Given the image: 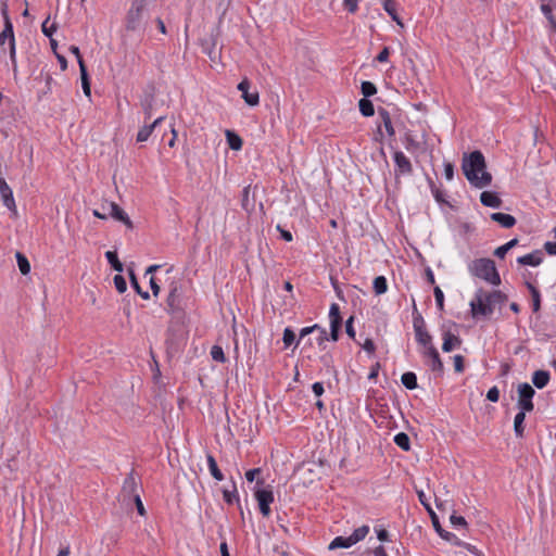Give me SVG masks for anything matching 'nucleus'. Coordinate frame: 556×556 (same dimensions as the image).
<instances>
[{
	"instance_id": "f257e3e1",
	"label": "nucleus",
	"mask_w": 556,
	"mask_h": 556,
	"mask_svg": "<svg viewBox=\"0 0 556 556\" xmlns=\"http://www.w3.org/2000/svg\"><path fill=\"white\" fill-rule=\"evenodd\" d=\"M485 159L480 151L464 156L462 169L471 186L482 189L492 181V175L485 170Z\"/></svg>"
},
{
	"instance_id": "f03ea898",
	"label": "nucleus",
	"mask_w": 556,
	"mask_h": 556,
	"mask_svg": "<svg viewBox=\"0 0 556 556\" xmlns=\"http://www.w3.org/2000/svg\"><path fill=\"white\" fill-rule=\"evenodd\" d=\"M505 301L506 295L500 290L485 292L483 289H478L469 306L473 317L490 316L495 306L502 305Z\"/></svg>"
},
{
	"instance_id": "7ed1b4c3",
	"label": "nucleus",
	"mask_w": 556,
	"mask_h": 556,
	"mask_svg": "<svg viewBox=\"0 0 556 556\" xmlns=\"http://www.w3.org/2000/svg\"><path fill=\"white\" fill-rule=\"evenodd\" d=\"M149 18V3H144L142 0H134L126 14L125 28L127 31L141 36L147 30Z\"/></svg>"
},
{
	"instance_id": "20e7f679",
	"label": "nucleus",
	"mask_w": 556,
	"mask_h": 556,
	"mask_svg": "<svg viewBox=\"0 0 556 556\" xmlns=\"http://www.w3.org/2000/svg\"><path fill=\"white\" fill-rule=\"evenodd\" d=\"M468 271L471 276L486 281L492 286L501 283V277L496 269L494 261L491 258H477L468 263Z\"/></svg>"
},
{
	"instance_id": "39448f33",
	"label": "nucleus",
	"mask_w": 556,
	"mask_h": 556,
	"mask_svg": "<svg viewBox=\"0 0 556 556\" xmlns=\"http://www.w3.org/2000/svg\"><path fill=\"white\" fill-rule=\"evenodd\" d=\"M4 28L0 33V48L3 52L9 51L12 66L16 67L15 64V38L13 31V25L7 12V7L3 9Z\"/></svg>"
},
{
	"instance_id": "423d86ee",
	"label": "nucleus",
	"mask_w": 556,
	"mask_h": 556,
	"mask_svg": "<svg viewBox=\"0 0 556 556\" xmlns=\"http://www.w3.org/2000/svg\"><path fill=\"white\" fill-rule=\"evenodd\" d=\"M261 485H264L263 479H258L256 481L254 496L255 500L257 501L260 513L263 515V517H269L271 513L270 505L275 501L274 492L270 489V486L260 488Z\"/></svg>"
},
{
	"instance_id": "0eeeda50",
	"label": "nucleus",
	"mask_w": 556,
	"mask_h": 556,
	"mask_svg": "<svg viewBox=\"0 0 556 556\" xmlns=\"http://www.w3.org/2000/svg\"><path fill=\"white\" fill-rule=\"evenodd\" d=\"M535 394L534 389L527 382L518 386V407L520 412L528 413L533 410L532 399Z\"/></svg>"
},
{
	"instance_id": "6e6552de",
	"label": "nucleus",
	"mask_w": 556,
	"mask_h": 556,
	"mask_svg": "<svg viewBox=\"0 0 556 556\" xmlns=\"http://www.w3.org/2000/svg\"><path fill=\"white\" fill-rule=\"evenodd\" d=\"M393 161L395 166L394 173L396 177L408 176L413 173V165L404 152L395 151L393 153Z\"/></svg>"
},
{
	"instance_id": "1a4fd4ad",
	"label": "nucleus",
	"mask_w": 556,
	"mask_h": 556,
	"mask_svg": "<svg viewBox=\"0 0 556 556\" xmlns=\"http://www.w3.org/2000/svg\"><path fill=\"white\" fill-rule=\"evenodd\" d=\"M0 195L3 205L14 215H17V207L13 191L3 177H0Z\"/></svg>"
},
{
	"instance_id": "9d476101",
	"label": "nucleus",
	"mask_w": 556,
	"mask_h": 556,
	"mask_svg": "<svg viewBox=\"0 0 556 556\" xmlns=\"http://www.w3.org/2000/svg\"><path fill=\"white\" fill-rule=\"evenodd\" d=\"M378 134L383 136L382 129H384L389 138H393L395 129L392 124V118L388 110L380 108L378 110Z\"/></svg>"
},
{
	"instance_id": "9b49d317",
	"label": "nucleus",
	"mask_w": 556,
	"mask_h": 556,
	"mask_svg": "<svg viewBox=\"0 0 556 556\" xmlns=\"http://www.w3.org/2000/svg\"><path fill=\"white\" fill-rule=\"evenodd\" d=\"M330 319V338L332 341H338L339 331L342 325V318L340 315V307L337 303H332L329 309Z\"/></svg>"
},
{
	"instance_id": "f8f14e48",
	"label": "nucleus",
	"mask_w": 556,
	"mask_h": 556,
	"mask_svg": "<svg viewBox=\"0 0 556 556\" xmlns=\"http://www.w3.org/2000/svg\"><path fill=\"white\" fill-rule=\"evenodd\" d=\"M102 208L108 211L109 216L112 218L124 223L129 229L132 228V222L130 220L129 216L115 202H109L106 205H103Z\"/></svg>"
},
{
	"instance_id": "ddd939ff",
	"label": "nucleus",
	"mask_w": 556,
	"mask_h": 556,
	"mask_svg": "<svg viewBox=\"0 0 556 556\" xmlns=\"http://www.w3.org/2000/svg\"><path fill=\"white\" fill-rule=\"evenodd\" d=\"M251 84L244 78L238 84V90L241 91L242 98L248 105L255 106L260 102V96L256 90L250 91Z\"/></svg>"
},
{
	"instance_id": "4468645a",
	"label": "nucleus",
	"mask_w": 556,
	"mask_h": 556,
	"mask_svg": "<svg viewBox=\"0 0 556 556\" xmlns=\"http://www.w3.org/2000/svg\"><path fill=\"white\" fill-rule=\"evenodd\" d=\"M422 355L430 359L431 370L442 372L444 369L443 363L440 358L439 352L434 346H429L428 350H424Z\"/></svg>"
},
{
	"instance_id": "2eb2a0df",
	"label": "nucleus",
	"mask_w": 556,
	"mask_h": 556,
	"mask_svg": "<svg viewBox=\"0 0 556 556\" xmlns=\"http://www.w3.org/2000/svg\"><path fill=\"white\" fill-rule=\"evenodd\" d=\"M543 262V253L540 250H535L526 255L519 256L517 263L522 266L536 267Z\"/></svg>"
},
{
	"instance_id": "dca6fc26",
	"label": "nucleus",
	"mask_w": 556,
	"mask_h": 556,
	"mask_svg": "<svg viewBox=\"0 0 556 556\" xmlns=\"http://www.w3.org/2000/svg\"><path fill=\"white\" fill-rule=\"evenodd\" d=\"M123 493L128 496L136 497L138 493V484L134 471H130L123 482Z\"/></svg>"
},
{
	"instance_id": "f3484780",
	"label": "nucleus",
	"mask_w": 556,
	"mask_h": 556,
	"mask_svg": "<svg viewBox=\"0 0 556 556\" xmlns=\"http://www.w3.org/2000/svg\"><path fill=\"white\" fill-rule=\"evenodd\" d=\"M490 217L493 222L498 223L505 229H509L516 225V218L510 214L497 212L492 213Z\"/></svg>"
},
{
	"instance_id": "a211bd4d",
	"label": "nucleus",
	"mask_w": 556,
	"mask_h": 556,
	"mask_svg": "<svg viewBox=\"0 0 556 556\" xmlns=\"http://www.w3.org/2000/svg\"><path fill=\"white\" fill-rule=\"evenodd\" d=\"M462 340L459 337L451 333L450 331L444 332L443 334V344L442 350L443 352H451L455 348L460 346Z\"/></svg>"
},
{
	"instance_id": "6ab92c4d",
	"label": "nucleus",
	"mask_w": 556,
	"mask_h": 556,
	"mask_svg": "<svg viewBox=\"0 0 556 556\" xmlns=\"http://www.w3.org/2000/svg\"><path fill=\"white\" fill-rule=\"evenodd\" d=\"M480 201L484 206L497 208L502 204V200L495 192L483 191L480 195Z\"/></svg>"
},
{
	"instance_id": "aec40b11",
	"label": "nucleus",
	"mask_w": 556,
	"mask_h": 556,
	"mask_svg": "<svg viewBox=\"0 0 556 556\" xmlns=\"http://www.w3.org/2000/svg\"><path fill=\"white\" fill-rule=\"evenodd\" d=\"M541 11L548 22L551 31L556 34V15L554 13V8L549 3H542Z\"/></svg>"
},
{
	"instance_id": "412c9836",
	"label": "nucleus",
	"mask_w": 556,
	"mask_h": 556,
	"mask_svg": "<svg viewBox=\"0 0 556 556\" xmlns=\"http://www.w3.org/2000/svg\"><path fill=\"white\" fill-rule=\"evenodd\" d=\"M402 142L406 151H408L409 153H415L420 149V142L409 131L405 132Z\"/></svg>"
},
{
	"instance_id": "4be33fe9",
	"label": "nucleus",
	"mask_w": 556,
	"mask_h": 556,
	"mask_svg": "<svg viewBox=\"0 0 556 556\" xmlns=\"http://www.w3.org/2000/svg\"><path fill=\"white\" fill-rule=\"evenodd\" d=\"M206 462H207V467H208V470H210V473L212 475V477L217 481L224 480V475L220 471V469L218 468L215 457L211 453L206 454Z\"/></svg>"
},
{
	"instance_id": "5701e85b",
	"label": "nucleus",
	"mask_w": 556,
	"mask_h": 556,
	"mask_svg": "<svg viewBox=\"0 0 556 556\" xmlns=\"http://www.w3.org/2000/svg\"><path fill=\"white\" fill-rule=\"evenodd\" d=\"M549 372L546 371V370H536L533 372V376H532V383L538 388V389H543L547 386L548 381H549Z\"/></svg>"
},
{
	"instance_id": "b1692460",
	"label": "nucleus",
	"mask_w": 556,
	"mask_h": 556,
	"mask_svg": "<svg viewBox=\"0 0 556 556\" xmlns=\"http://www.w3.org/2000/svg\"><path fill=\"white\" fill-rule=\"evenodd\" d=\"M354 544L351 541V536H336L330 544L328 545L329 551L338 549V548H350Z\"/></svg>"
},
{
	"instance_id": "393cba45",
	"label": "nucleus",
	"mask_w": 556,
	"mask_h": 556,
	"mask_svg": "<svg viewBox=\"0 0 556 556\" xmlns=\"http://www.w3.org/2000/svg\"><path fill=\"white\" fill-rule=\"evenodd\" d=\"M179 302L180 301H179L178 288L177 287H173L172 290L169 291V294H168L167 300H166L168 309L172 313L176 312L179 308Z\"/></svg>"
},
{
	"instance_id": "a878e982",
	"label": "nucleus",
	"mask_w": 556,
	"mask_h": 556,
	"mask_svg": "<svg viewBox=\"0 0 556 556\" xmlns=\"http://www.w3.org/2000/svg\"><path fill=\"white\" fill-rule=\"evenodd\" d=\"M402 384L408 390H415L417 384V376L413 371H406L401 377Z\"/></svg>"
},
{
	"instance_id": "bb28decb",
	"label": "nucleus",
	"mask_w": 556,
	"mask_h": 556,
	"mask_svg": "<svg viewBox=\"0 0 556 556\" xmlns=\"http://www.w3.org/2000/svg\"><path fill=\"white\" fill-rule=\"evenodd\" d=\"M525 419H526V413H523V412H518L516 414V416H515V419H514V431H515L516 437H518V438H522L523 437V432H525L523 422H525Z\"/></svg>"
},
{
	"instance_id": "cd10ccee",
	"label": "nucleus",
	"mask_w": 556,
	"mask_h": 556,
	"mask_svg": "<svg viewBox=\"0 0 556 556\" xmlns=\"http://www.w3.org/2000/svg\"><path fill=\"white\" fill-rule=\"evenodd\" d=\"M226 140L231 150L238 151L242 148V139L231 130L226 131Z\"/></svg>"
},
{
	"instance_id": "c85d7f7f",
	"label": "nucleus",
	"mask_w": 556,
	"mask_h": 556,
	"mask_svg": "<svg viewBox=\"0 0 556 556\" xmlns=\"http://www.w3.org/2000/svg\"><path fill=\"white\" fill-rule=\"evenodd\" d=\"M282 341L286 349L290 348L292 344H294V346L296 348L300 343V340H296L295 333L290 327L285 328Z\"/></svg>"
},
{
	"instance_id": "c756f323",
	"label": "nucleus",
	"mask_w": 556,
	"mask_h": 556,
	"mask_svg": "<svg viewBox=\"0 0 556 556\" xmlns=\"http://www.w3.org/2000/svg\"><path fill=\"white\" fill-rule=\"evenodd\" d=\"M223 498H224V501L228 505H231L235 502H237V503L240 502L239 493H238V490H237V486H236L235 482H232V489L231 490H227V489L223 490Z\"/></svg>"
},
{
	"instance_id": "7c9ffc66",
	"label": "nucleus",
	"mask_w": 556,
	"mask_h": 556,
	"mask_svg": "<svg viewBox=\"0 0 556 556\" xmlns=\"http://www.w3.org/2000/svg\"><path fill=\"white\" fill-rule=\"evenodd\" d=\"M374 291L377 295L384 294L388 291V282L384 276H377L372 282Z\"/></svg>"
},
{
	"instance_id": "2f4dec72",
	"label": "nucleus",
	"mask_w": 556,
	"mask_h": 556,
	"mask_svg": "<svg viewBox=\"0 0 556 556\" xmlns=\"http://www.w3.org/2000/svg\"><path fill=\"white\" fill-rule=\"evenodd\" d=\"M369 533V526L363 525L356 528L353 533L350 535L352 543L355 545L358 542L363 541L366 535Z\"/></svg>"
},
{
	"instance_id": "473e14b6",
	"label": "nucleus",
	"mask_w": 556,
	"mask_h": 556,
	"mask_svg": "<svg viewBox=\"0 0 556 556\" xmlns=\"http://www.w3.org/2000/svg\"><path fill=\"white\" fill-rule=\"evenodd\" d=\"M415 337L417 343L422 345L425 350H428L429 346H433L432 338L426 329L415 332Z\"/></svg>"
},
{
	"instance_id": "72a5a7b5",
	"label": "nucleus",
	"mask_w": 556,
	"mask_h": 556,
	"mask_svg": "<svg viewBox=\"0 0 556 556\" xmlns=\"http://www.w3.org/2000/svg\"><path fill=\"white\" fill-rule=\"evenodd\" d=\"M358 108L363 116L370 117L375 114L372 102L366 98L359 100Z\"/></svg>"
},
{
	"instance_id": "f704fd0d",
	"label": "nucleus",
	"mask_w": 556,
	"mask_h": 556,
	"mask_svg": "<svg viewBox=\"0 0 556 556\" xmlns=\"http://www.w3.org/2000/svg\"><path fill=\"white\" fill-rule=\"evenodd\" d=\"M517 244H518V239L514 238V239L509 240L508 242H506L505 244L496 248L494 251V255L498 258H504L505 255L507 254V252L510 249H513L514 247H516Z\"/></svg>"
},
{
	"instance_id": "c9c22d12",
	"label": "nucleus",
	"mask_w": 556,
	"mask_h": 556,
	"mask_svg": "<svg viewBox=\"0 0 556 556\" xmlns=\"http://www.w3.org/2000/svg\"><path fill=\"white\" fill-rule=\"evenodd\" d=\"M527 287L532 296V309L533 312H539L541 308V294L540 291L531 283H527Z\"/></svg>"
},
{
	"instance_id": "e433bc0d",
	"label": "nucleus",
	"mask_w": 556,
	"mask_h": 556,
	"mask_svg": "<svg viewBox=\"0 0 556 556\" xmlns=\"http://www.w3.org/2000/svg\"><path fill=\"white\" fill-rule=\"evenodd\" d=\"M105 257H106L108 262L110 263V265L112 266V268L114 270H116L118 273L123 271V264L119 262L116 252H114V251H106L105 252Z\"/></svg>"
},
{
	"instance_id": "4c0bfd02",
	"label": "nucleus",
	"mask_w": 556,
	"mask_h": 556,
	"mask_svg": "<svg viewBox=\"0 0 556 556\" xmlns=\"http://www.w3.org/2000/svg\"><path fill=\"white\" fill-rule=\"evenodd\" d=\"M394 443L403 451H409L410 448L409 437L404 432H400L394 435Z\"/></svg>"
},
{
	"instance_id": "58836bf2",
	"label": "nucleus",
	"mask_w": 556,
	"mask_h": 556,
	"mask_svg": "<svg viewBox=\"0 0 556 556\" xmlns=\"http://www.w3.org/2000/svg\"><path fill=\"white\" fill-rule=\"evenodd\" d=\"M15 257H16L17 266H18L21 273L23 275L29 274L30 264H29L27 257L21 252H16Z\"/></svg>"
},
{
	"instance_id": "ea45409f",
	"label": "nucleus",
	"mask_w": 556,
	"mask_h": 556,
	"mask_svg": "<svg viewBox=\"0 0 556 556\" xmlns=\"http://www.w3.org/2000/svg\"><path fill=\"white\" fill-rule=\"evenodd\" d=\"M129 278H130V283L132 286V288L135 289V291L144 300H148L150 299V294L148 291H143L140 286H139V282L137 280V277L134 273L132 269L129 270Z\"/></svg>"
},
{
	"instance_id": "a19ab883",
	"label": "nucleus",
	"mask_w": 556,
	"mask_h": 556,
	"mask_svg": "<svg viewBox=\"0 0 556 556\" xmlns=\"http://www.w3.org/2000/svg\"><path fill=\"white\" fill-rule=\"evenodd\" d=\"M383 9L386 12L391 16L393 21H395L397 24H401L397 14H396V3L394 0H384L383 1Z\"/></svg>"
},
{
	"instance_id": "79ce46f5",
	"label": "nucleus",
	"mask_w": 556,
	"mask_h": 556,
	"mask_svg": "<svg viewBox=\"0 0 556 556\" xmlns=\"http://www.w3.org/2000/svg\"><path fill=\"white\" fill-rule=\"evenodd\" d=\"M80 80H81V88L85 93V96L91 100V88H90V78H89V72H80Z\"/></svg>"
},
{
	"instance_id": "37998d69",
	"label": "nucleus",
	"mask_w": 556,
	"mask_h": 556,
	"mask_svg": "<svg viewBox=\"0 0 556 556\" xmlns=\"http://www.w3.org/2000/svg\"><path fill=\"white\" fill-rule=\"evenodd\" d=\"M211 357L213 361L218 363H225L226 356L220 345H213L211 349Z\"/></svg>"
},
{
	"instance_id": "c03bdc74",
	"label": "nucleus",
	"mask_w": 556,
	"mask_h": 556,
	"mask_svg": "<svg viewBox=\"0 0 556 556\" xmlns=\"http://www.w3.org/2000/svg\"><path fill=\"white\" fill-rule=\"evenodd\" d=\"M361 89H362V93L364 94V98H366V99L376 94V92H377L376 86L370 81H363Z\"/></svg>"
},
{
	"instance_id": "a18cd8bd",
	"label": "nucleus",
	"mask_w": 556,
	"mask_h": 556,
	"mask_svg": "<svg viewBox=\"0 0 556 556\" xmlns=\"http://www.w3.org/2000/svg\"><path fill=\"white\" fill-rule=\"evenodd\" d=\"M153 132V129L152 127H150L149 125H144L142 126L138 134H137V141L138 142H144L149 139V137L151 136V134Z\"/></svg>"
},
{
	"instance_id": "49530a36",
	"label": "nucleus",
	"mask_w": 556,
	"mask_h": 556,
	"mask_svg": "<svg viewBox=\"0 0 556 556\" xmlns=\"http://www.w3.org/2000/svg\"><path fill=\"white\" fill-rule=\"evenodd\" d=\"M41 30L47 37L51 38L53 33L56 30V27L54 23H50V18L48 17L43 21Z\"/></svg>"
},
{
	"instance_id": "de8ad7c7",
	"label": "nucleus",
	"mask_w": 556,
	"mask_h": 556,
	"mask_svg": "<svg viewBox=\"0 0 556 556\" xmlns=\"http://www.w3.org/2000/svg\"><path fill=\"white\" fill-rule=\"evenodd\" d=\"M113 281L116 290L119 293H124L127 290L126 279L122 275H116Z\"/></svg>"
},
{
	"instance_id": "09e8293b",
	"label": "nucleus",
	"mask_w": 556,
	"mask_h": 556,
	"mask_svg": "<svg viewBox=\"0 0 556 556\" xmlns=\"http://www.w3.org/2000/svg\"><path fill=\"white\" fill-rule=\"evenodd\" d=\"M433 293H434V299H435V303H437L438 309L439 311H443V308H444V293H443V291L439 287H435L434 290H433Z\"/></svg>"
},
{
	"instance_id": "8fccbe9b",
	"label": "nucleus",
	"mask_w": 556,
	"mask_h": 556,
	"mask_svg": "<svg viewBox=\"0 0 556 556\" xmlns=\"http://www.w3.org/2000/svg\"><path fill=\"white\" fill-rule=\"evenodd\" d=\"M431 193L438 203H445V194L442 190L437 188L433 184L430 185Z\"/></svg>"
},
{
	"instance_id": "3c124183",
	"label": "nucleus",
	"mask_w": 556,
	"mask_h": 556,
	"mask_svg": "<svg viewBox=\"0 0 556 556\" xmlns=\"http://www.w3.org/2000/svg\"><path fill=\"white\" fill-rule=\"evenodd\" d=\"M453 362H454V369L456 372H463L464 369H465V365H464V357L462 355H454L453 357Z\"/></svg>"
},
{
	"instance_id": "603ef678",
	"label": "nucleus",
	"mask_w": 556,
	"mask_h": 556,
	"mask_svg": "<svg viewBox=\"0 0 556 556\" xmlns=\"http://www.w3.org/2000/svg\"><path fill=\"white\" fill-rule=\"evenodd\" d=\"M486 399L490 401V402H497L498 399H500V390L497 387H492L491 389H489L488 393H486Z\"/></svg>"
},
{
	"instance_id": "864d4df0",
	"label": "nucleus",
	"mask_w": 556,
	"mask_h": 556,
	"mask_svg": "<svg viewBox=\"0 0 556 556\" xmlns=\"http://www.w3.org/2000/svg\"><path fill=\"white\" fill-rule=\"evenodd\" d=\"M375 532L377 534V539L381 542L390 541L389 532L384 528H375Z\"/></svg>"
},
{
	"instance_id": "5fc2aeb1",
	"label": "nucleus",
	"mask_w": 556,
	"mask_h": 556,
	"mask_svg": "<svg viewBox=\"0 0 556 556\" xmlns=\"http://www.w3.org/2000/svg\"><path fill=\"white\" fill-rule=\"evenodd\" d=\"M413 327L415 332L425 329V321L421 315L418 314L417 316H414Z\"/></svg>"
},
{
	"instance_id": "6e6d98bb",
	"label": "nucleus",
	"mask_w": 556,
	"mask_h": 556,
	"mask_svg": "<svg viewBox=\"0 0 556 556\" xmlns=\"http://www.w3.org/2000/svg\"><path fill=\"white\" fill-rule=\"evenodd\" d=\"M318 331L317 343L321 346L326 341L331 340L325 328L316 329Z\"/></svg>"
},
{
	"instance_id": "4d7b16f0",
	"label": "nucleus",
	"mask_w": 556,
	"mask_h": 556,
	"mask_svg": "<svg viewBox=\"0 0 556 556\" xmlns=\"http://www.w3.org/2000/svg\"><path fill=\"white\" fill-rule=\"evenodd\" d=\"M316 329H320V326L315 324L313 326L304 327L300 330L299 340L301 341L304 337L308 336L309 333L316 331Z\"/></svg>"
},
{
	"instance_id": "13d9d810",
	"label": "nucleus",
	"mask_w": 556,
	"mask_h": 556,
	"mask_svg": "<svg viewBox=\"0 0 556 556\" xmlns=\"http://www.w3.org/2000/svg\"><path fill=\"white\" fill-rule=\"evenodd\" d=\"M444 176L448 181L453 180L454 178V165L450 162L444 163Z\"/></svg>"
},
{
	"instance_id": "bf43d9fd",
	"label": "nucleus",
	"mask_w": 556,
	"mask_h": 556,
	"mask_svg": "<svg viewBox=\"0 0 556 556\" xmlns=\"http://www.w3.org/2000/svg\"><path fill=\"white\" fill-rule=\"evenodd\" d=\"M343 5L350 13H355L358 9V0H343Z\"/></svg>"
},
{
	"instance_id": "052dcab7",
	"label": "nucleus",
	"mask_w": 556,
	"mask_h": 556,
	"mask_svg": "<svg viewBox=\"0 0 556 556\" xmlns=\"http://www.w3.org/2000/svg\"><path fill=\"white\" fill-rule=\"evenodd\" d=\"M353 321L354 318L352 316L345 321V332L352 339H354L356 334L355 329L353 327Z\"/></svg>"
},
{
	"instance_id": "680f3d73",
	"label": "nucleus",
	"mask_w": 556,
	"mask_h": 556,
	"mask_svg": "<svg viewBox=\"0 0 556 556\" xmlns=\"http://www.w3.org/2000/svg\"><path fill=\"white\" fill-rule=\"evenodd\" d=\"M320 362L326 368H333V358L330 353H325L321 355Z\"/></svg>"
},
{
	"instance_id": "e2e57ef3",
	"label": "nucleus",
	"mask_w": 556,
	"mask_h": 556,
	"mask_svg": "<svg viewBox=\"0 0 556 556\" xmlns=\"http://www.w3.org/2000/svg\"><path fill=\"white\" fill-rule=\"evenodd\" d=\"M450 520L454 527H465L467 525L466 519L462 516L452 515Z\"/></svg>"
},
{
	"instance_id": "0e129e2a",
	"label": "nucleus",
	"mask_w": 556,
	"mask_h": 556,
	"mask_svg": "<svg viewBox=\"0 0 556 556\" xmlns=\"http://www.w3.org/2000/svg\"><path fill=\"white\" fill-rule=\"evenodd\" d=\"M262 471L261 468H253V469H250L245 472V479L249 481V482H253L256 478L257 475H260Z\"/></svg>"
},
{
	"instance_id": "69168bd1",
	"label": "nucleus",
	"mask_w": 556,
	"mask_h": 556,
	"mask_svg": "<svg viewBox=\"0 0 556 556\" xmlns=\"http://www.w3.org/2000/svg\"><path fill=\"white\" fill-rule=\"evenodd\" d=\"M312 391L316 396H321L325 392L324 384L321 382H314Z\"/></svg>"
},
{
	"instance_id": "338daca9",
	"label": "nucleus",
	"mask_w": 556,
	"mask_h": 556,
	"mask_svg": "<svg viewBox=\"0 0 556 556\" xmlns=\"http://www.w3.org/2000/svg\"><path fill=\"white\" fill-rule=\"evenodd\" d=\"M363 349L368 353L371 354L375 352L376 346L371 339L367 338L363 344Z\"/></svg>"
},
{
	"instance_id": "774afa93",
	"label": "nucleus",
	"mask_w": 556,
	"mask_h": 556,
	"mask_svg": "<svg viewBox=\"0 0 556 556\" xmlns=\"http://www.w3.org/2000/svg\"><path fill=\"white\" fill-rule=\"evenodd\" d=\"M544 249L547 254L556 255V241L555 242H552V241L545 242Z\"/></svg>"
}]
</instances>
